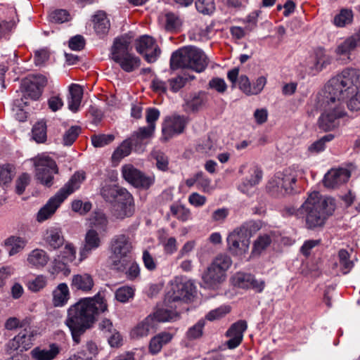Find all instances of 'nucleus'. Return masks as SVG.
Masks as SVG:
<instances>
[{"label":"nucleus","mask_w":360,"mask_h":360,"mask_svg":"<svg viewBox=\"0 0 360 360\" xmlns=\"http://www.w3.org/2000/svg\"><path fill=\"white\" fill-rule=\"evenodd\" d=\"M106 311L108 304L101 292L92 297L82 298L70 306L65 323L71 332L73 341L79 343L81 335L93 326L98 315Z\"/></svg>","instance_id":"1"},{"label":"nucleus","mask_w":360,"mask_h":360,"mask_svg":"<svg viewBox=\"0 0 360 360\" xmlns=\"http://www.w3.org/2000/svg\"><path fill=\"white\" fill-rule=\"evenodd\" d=\"M347 91H319L316 96V108L323 109L318 120L319 129L333 131L340 124V118L347 114L345 110L343 98Z\"/></svg>","instance_id":"2"},{"label":"nucleus","mask_w":360,"mask_h":360,"mask_svg":"<svg viewBox=\"0 0 360 360\" xmlns=\"http://www.w3.org/2000/svg\"><path fill=\"white\" fill-rule=\"evenodd\" d=\"M335 209L333 198H323L319 192L314 191L300 207V214L305 219L307 228L314 229L323 226Z\"/></svg>","instance_id":"3"},{"label":"nucleus","mask_w":360,"mask_h":360,"mask_svg":"<svg viewBox=\"0 0 360 360\" xmlns=\"http://www.w3.org/2000/svg\"><path fill=\"white\" fill-rule=\"evenodd\" d=\"M169 65L173 70L188 68L196 72H202L208 65V58L200 49L186 46L172 53Z\"/></svg>","instance_id":"4"},{"label":"nucleus","mask_w":360,"mask_h":360,"mask_svg":"<svg viewBox=\"0 0 360 360\" xmlns=\"http://www.w3.org/2000/svg\"><path fill=\"white\" fill-rule=\"evenodd\" d=\"M84 179V173H75L68 182L39 210L37 217V221H44L53 215L63 201L80 187V184Z\"/></svg>","instance_id":"5"},{"label":"nucleus","mask_w":360,"mask_h":360,"mask_svg":"<svg viewBox=\"0 0 360 360\" xmlns=\"http://www.w3.org/2000/svg\"><path fill=\"white\" fill-rule=\"evenodd\" d=\"M304 174V170L298 165L285 168L269 181L267 188L272 195L292 194L295 191L297 179L302 178Z\"/></svg>","instance_id":"6"},{"label":"nucleus","mask_w":360,"mask_h":360,"mask_svg":"<svg viewBox=\"0 0 360 360\" xmlns=\"http://www.w3.org/2000/svg\"><path fill=\"white\" fill-rule=\"evenodd\" d=\"M195 291V286L191 280L184 276H176L169 283L165 302L169 307H179L182 303L192 300Z\"/></svg>","instance_id":"7"},{"label":"nucleus","mask_w":360,"mask_h":360,"mask_svg":"<svg viewBox=\"0 0 360 360\" xmlns=\"http://www.w3.org/2000/svg\"><path fill=\"white\" fill-rule=\"evenodd\" d=\"M109 249L111 253L112 265L116 269H123L130 261L134 249L130 237L124 233L115 235L110 241Z\"/></svg>","instance_id":"8"},{"label":"nucleus","mask_w":360,"mask_h":360,"mask_svg":"<svg viewBox=\"0 0 360 360\" xmlns=\"http://www.w3.org/2000/svg\"><path fill=\"white\" fill-rule=\"evenodd\" d=\"M251 226L244 223L236 228L227 237L228 248L233 255L241 256L248 252L250 244Z\"/></svg>","instance_id":"9"},{"label":"nucleus","mask_w":360,"mask_h":360,"mask_svg":"<svg viewBox=\"0 0 360 360\" xmlns=\"http://www.w3.org/2000/svg\"><path fill=\"white\" fill-rule=\"evenodd\" d=\"M35 167V176L40 183L47 187L53 184V174L58 172L56 162L44 155L32 159Z\"/></svg>","instance_id":"10"},{"label":"nucleus","mask_w":360,"mask_h":360,"mask_svg":"<svg viewBox=\"0 0 360 360\" xmlns=\"http://www.w3.org/2000/svg\"><path fill=\"white\" fill-rule=\"evenodd\" d=\"M188 122V117L184 115H174L166 117L162 124V140L167 141L182 134Z\"/></svg>","instance_id":"11"},{"label":"nucleus","mask_w":360,"mask_h":360,"mask_svg":"<svg viewBox=\"0 0 360 360\" xmlns=\"http://www.w3.org/2000/svg\"><path fill=\"white\" fill-rule=\"evenodd\" d=\"M122 174L123 178L129 184L136 188H149L155 182L153 175L147 176L132 165H125L122 167Z\"/></svg>","instance_id":"12"},{"label":"nucleus","mask_w":360,"mask_h":360,"mask_svg":"<svg viewBox=\"0 0 360 360\" xmlns=\"http://www.w3.org/2000/svg\"><path fill=\"white\" fill-rule=\"evenodd\" d=\"M136 51L142 55L148 63H154L161 53V50L155 40L148 35H143L135 41Z\"/></svg>","instance_id":"13"},{"label":"nucleus","mask_w":360,"mask_h":360,"mask_svg":"<svg viewBox=\"0 0 360 360\" xmlns=\"http://www.w3.org/2000/svg\"><path fill=\"white\" fill-rule=\"evenodd\" d=\"M121 198L115 202L112 208V216L117 219L130 217L134 212L133 196L127 191H122Z\"/></svg>","instance_id":"14"},{"label":"nucleus","mask_w":360,"mask_h":360,"mask_svg":"<svg viewBox=\"0 0 360 360\" xmlns=\"http://www.w3.org/2000/svg\"><path fill=\"white\" fill-rule=\"evenodd\" d=\"M33 338L34 332L30 329L25 328L6 343V350L8 353H12L18 349L26 351L33 345Z\"/></svg>","instance_id":"15"},{"label":"nucleus","mask_w":360,"mask_h":360,"mask_svg":"<svg viewBox=\"0 0 360 360\" xmlns=\"http://www.w3.org/2000/svg\"><path fill=\"white\" fill-rule=\"evenodd\" d=\"M102 243L99 233L94 229H88L79 250V260L82 261L88 258L94 251L102 245Z\"/></svg>","instance_id":"16"},{"label":"nucleus","mask_w":360,"mask_h":360,"mask_svg":"<svg viewBox=\"0 0 360 360\" xmlns=\"http://www.w3.org/2000/svg\"><path fill=\"white\" fill-rule=\"evenodd\" d=\"M360 46V28L352 36L346 38L342 42L340 43L335 51L338 56H344L346 58L345 63L351 60L350 55L357 47Z\"/></svg>","instance_id":"17"},{"label":"nucleus","mask_w":360,"mask_h":360,"mask_svg":"<svg viewBox=\"0 0 360 360\" xmlns=\"http://www.w3.org/2000/svg\"><path fill=\"white\" fill-rule=\"evenodd\" d=\"M248 328L247 322L245 320H239L233 323L226 335L229 340L226 342V346L229 349H233L240 345L243 341V333Z\"/></svg>","instance_id":"18"},{"label":"nucleus","mask_w":360,"mask_h":360,"mask_svg":"<svg viewBox=\"0 0 360 360\" xmlns=\"http://www.w3.org/2000/svg\"><path fill=\"white\" fill-rule=\"evenodd\" d=\"M194 78V76L186 74L168 79L167 82L156 78L153 80L151 88L153 90H167L169 84L171 90H179L184 87L188 81L193 80Z\"/></svg>","instance_id":"19"},{"label":"nucleus","mask_w":360,"mask_h":360,"mask_svg":"<svg viewBox=\"0 0 360 360\" xmlns=\"http://www.w3.org/2000/svg\"><path fill=\"white\" fill-rule=\"evenodd\" d=\"M349 177L350 173L346 169H331L325 174L323 184L327 188H334L347 182Z\"/></svg>","instance_id":"20"},{"label":"nucleus","mask_w":360,"mask_h":360,"mask_svg":"<svg viewBox=\"0 0 360 360\" xmlns=\"http://www.w3.org/2000/svg\"><path fill=\"white\" fill-rule=\"evenodd\" d=\"M184 110L186 112L198 111L204 103V95L201 91H182Z\"/></svg>","instance_id":"21"},{"label":"nucleus","mask_w":360,"mask_h":360,"mask_svg":"<svg viewBox=\"0 0 360 360\" xmlns=\"http://www.w3.org/2000/svg\"><path fill=\"white\" fill-rule=\"evenodd\" d=\"M60 352V347L56 343H52L49 347H36L30 352V355L34 360H53Z\"/></svg>","instance_id":"22"},{"label":"nucleus","mask_w":360,"mask_h":360,"mask_svg":"<svg viewBox=\"0 0 360 360\" xmlns=\"http://www.w3.org/2000/svg\"><path fill=\"white\" fill-rule=\"evenodd\" d=\"M44 240L49 250L58 249L65 241L61 229L57 227L49 228L44 235Z\"/></svg>","instance_id":"23"},{"label":"nucleus","mask_w":360,"mask_h":360,"mask_svg":"<svg viewBox=\"0 0 360 360\" xmlns=\"http://www.w3.org/2000/svg\"><path fill=\"white\" fill-rule=\"evenodd\" d=\"M94 285V281L91 274L82 273L74 275L72 278L71 288L72 290L89 292Z\"/></svg>","instance_id":"24"},{"label":"nucleus","mask_w":360,"mask_h":360,"mask_svg":"<svg viewBox=\"0 0 360 360\" xmlns=\"http://www.w3.org/2000/svg\"><path fill=\"white\" fill-rule=\"evenodd\" d=\"M225 278L226 274L221 272L220 270L211 265L207 267L202 276L205 287L208 288H216L225 280Z\"/></svg>","instance_id":"25"},{"label":"nucleus","mask_w":360,"mask_h":360,"mask_svg":"<svg viewBox=\"0 0 360 360\" xmlns=\"http://www.w3.org/2000/svg\"><path fill=\"white\" fill-rule=\"evenodd\" d=\"M130 41L125 37H117L115 39L111 48L112 59L116 62L130 53Z\"/></svg>","instance_id":"26"},{"label":"nucleus","mask_w":360,"mask_h":360,"mask_svg":"<svg viewBox=\"0 0 360 360\" xmlns=\"http://www.w3.org/2000/svg\"><path fill=\"white\" fill-rule=\"evenodd\" d=\"M250 176L245 178L239 186L243 193H248L250 190L257 185L262 178V171L257 166H252L249 169Z\"/></svg>","instance_id":"27"},{"label":"nucleus","mask_w":360,"mask_h":360,"mask_svg":"<svg viewBox=\"0 0 360 360\" xmlns=\"http://www.w3.org/2000/svg\"><path fill=\"white\" fill-rule=\"evenodd\" d=\"M48 83L46 77L42 75H30L22 79L21 90H41Z\"/></svg>","instance_id":"28"},{"label":"nucleus","mask_w":360,"mask_h":360,"mask_svg":"<svg viewBox=\"0 0 360 360\" xmlns=\"http://www.w3.org/2000/svg\"><path fill=\"white\" fill-rule=\"evenodd\" d=\"M178 307H169L164 300L163 305L158 307L153 314V319L158 322H166L176 320L179 317Z\"/></svg>","instance_id":"29"},{"label":"nucleus","mask_w":360,"mask_h":360,"mask_svg":"<svg viewBox=\"0 0 360 360\" xmlns=\"http://www.w3.org/2000/svg\"><path fill=\"white\" fill-rule=\"evenodd\" d=\"M227 78L231 82L233 89L238 87L240 90H248L250 88L249 78L244 75L239 76V68H234L227 73Z\"/></svg>","instance_id":"30"},{"label":"nucleus","mask_w":360,"mask_h":360,"mask_svg":"<svg viewBox=\"0 0 360 360\" xmlns=\"http://www.w3.org/2000/svg\"><path fill=\"white\" fill-rule=\"evenodd\" d=\"M27 243L25 238L11 236L4 241V246L6 248L9 256H13L21 252Z\"/></svg>","instance_id":"31"},{"label":"nucleus","mask_w":360,"mask_h":360,"mask_svg":"<svg viewBox=\"0 0 360 360\" xmlns=\"http://www.w3.org/2000/svg\"><path fill=\"white\" fill-rule=\"evenodd\" d=\"M342 75L345 76L344 79L345 90L353 89L359 90L360 89V74L359 71L354 68H345L342 72Z\"/></svg>","instance_id":"32"},{"label":"nucleus","mask_w":360,"mask_h":360,"mask_svg":"<svg viewBox=\"0 0 360 360\" xmlns=\"http://www.w3.org/2000/svg\"><path fill=\"white\" fill-rule=\"evenodd\" d=\"M89 229H94L99 233H106L108 229V219L106 215L101 212H94L89 218Z\"/></svg>","instance_id":"33"},{"label":"nucleus","mask_w":360,"mask_h":360,"mask_svg":"<svg viewBox=\"0 0 360 360\" xmlns=\"http://www.w3.org/2000/svg\"><path fill=\"white\" fill-rule=\"evenodd\" d=\"M155 328L154 319L151 316L146 317L139 323L131 332L133 338H140L148 335Z\"/></svg>","instance_id":"34"},{"label":"nucleus","mask_w":360,"mask_h":360,"mask_svg":"<svg viewBox=\"0 0 360 360\" xmlns=\"http://www.w3.org/2000/svg\"><path fill=\"white\" fill-rule=\"evenodd\" d=\"M332 58L330 56L325 53L323 49H318L315 51V58L313 65L311 67V74L321 71L331 63Z\"/></svg>","instance_id":"35"},{"label":"nucleus","mask_w":360,"mask_h":360,"mask_svg":"<svg viewBox=\"0 0 360 360\" xmlns=\"http://www.w3.org/2000/svg\"><path fill=\"white\" fill-rule=\"evenodd\" d=\"M155 132L153 127H142L131 135L130 140L134 143V146L136 148L141 147L145 140L150 139Z\"/></svg>","instance_id":"36"},{"label":"nucleus","mask_w":360,"mask_h":360,"mask_svg":"<svg viewBox=\"0 0 360 360\" xmlns=\"http://www.w3.org/2000/svg\"><path fill=\"white\" fill-rule=\"evenodd\" d=\"M27 261L30 266L41 268L47 264L49 257L46 251L41 249H34L28 255Z\"/></svg>","instance_id":"37"},{"label":"nucleus","mask_w":360,"mask_h":360,"mask_svg":"<svg viewBox=\"0 0 360 360\" xmlns=\"http://www.w3.org/2000/svg\"><path fill=\"white\" fill-rule=\"evenodd\" d=\"M172 335L167 332H162L154 336L150 341L149 351L151 354H158L163 345L169 342L172 339Z\"/></svg>","instance_id":"38"},{"label":"nucleus","mask_w":360,"mask_h":360,"mask_svg":"<svg viewBox=\"0 0 360 360\" xmlns=\"http://www.w3.org/2000/svg\"><path fill=\"white\" fill-rule=\"evenodd\" d=\"M134 143L130 139H127L113 152L111 160L113 164H118L122 159L128 156L131 151Z\"/></svg>","instance_id":"39"},{"label":"nucleus","mask_w":360,"mask_h":360,"mask_svg":"<svg viewBox=\"0 0 360 360\" xmlns=\"http://www.w3.org/2000/svg\"><path fill=\"white\" fill-rule=\"evenodd\" d=\"M94 30L97 34L104 35L108 32L110 22L105 13L98 12L94 15Z\"/></svg>","instance_id":"40"},{"label":"nucleus","mask_w":360,"mask_h":360,"mask_svg":"<svg viewBox=\"0 0 360 360\" xmlns=\"http://www.w3.org/2000/svg\"><path fill=\"white\" fill-rule=\"evenodd\" d=\"M122 191L125 188H119L115 185H105L101 191L102 197L108 202H115L121 198Z\"/></svg>","instance_id":"41"},{"label":"nucleus","mask_w":360,"mask_h":360,"mask_svg":"<svg viewBox=\"0 0 360 360\" xmlns=\"http://www.w3.org/2000/svg\"><path fill=\"white\" fill-rule=\"evenodd\" d=\"M120 65V68L127 72H133L140 65V59L134 56L133 53H129L127 56L121 58L120 60L116 61Z\"/></svg>","instance_id":"42"},{"label":"nucleus","mask_w":360,"mask_h":360,"mask_svg":"<svg viewBox=\"0 0 360 360\" xmlns=\"http://www.w3.org/2000/svg\"><path fill=\"white\" fill-rule=\"evenodd\" d=\"M53 302L56 307L64 305L69 298V289L65 283H60L53 291Z\"/></svg>","instance_id":"43"},{"label":"nucleus","mask_w":360,"mask_h":360,"mask_svg":"<svg viewBox=\"0 0 360 360\" xmlns=\"http://www.w3.org/2000/svg\"><path fill=\"white\" fill-rule=\"evenodd\" d=\"M354 13L351 8H342L333 18V24L338 27H344L352 22Z\"/></svg>","instance_id":"44"},{"label":"nucleus","mask_w":360,"mask_h":360,"mask_svg":"<svg viewBox=\"0 0 360 360\" xmlns=\"http://www.w3.org/2000/svg\"><path fill=\"white\" fill-rule=\"evenodd\" d=\"M170 212L179 221L186 222L191 219V212L189 208L181 204L174 203L170 206Z\"/></svg>","instance_id":"45"},{"label":"nucleus","mask_w":360,"mask_h":360,"mask_svg":"<svg viewBox=\"0 0 360 360\" xmlns=\"http://www.w3.org/2000/svg\"><path fill=\"white\" fill-rule=\"evenodd\" d=\"M46 124L44 121L37 122L32 127V139L38 143H43L46 141Z\"/></svg>","instance_id":"46"},{"label":"nucleus","mask_w":360,"mask_h":360,"mask_svg":"<svg viewBox=\"0 0 360 360\" xmlns=\"http://www.w3.org/2000/svg\"><path fill=\"white\" fill-rule=\"evenodd\" d=\"M271 243V237L264 234L259 236L257 239L254 242L252 250V255H259L263 250H264Z\"/></svg>","instance_id":"47"},{"label":"nucleus","mask_w":360,"mask_h":360,"mask_svg":"<svg viewBox=\"0 0 360 360\" xmlns=\"http://www.w3.org/2000/svg\"><path fill=\"white\" fill-rule=\"evenodd\" d=\"M334 138L335 136L332 134L323 136L320 139L311 144L308 148V151L311 154H316L323 151L326 148V143L331 141Z\"/></svg>","instance_id":"48"},{"label":"nucleus","mask_w":360,"mask_h":360,"mask_svg":"<svg viewBox=\"0 0 360 360\" xmlns=\"http://www.w3.org/2000/svg\"><path fill=\"white\" fill-rule=\"evenodd\" d=\"M165 17V29L167 31H176L182 24V21L179 16L174 13H167Z\"/></svg>","instance_id":"49"},{"label":"nucleus","mask_w":360,"mask_h":360,"mask_svg":"<svg viewBox=\"0 0 360 360\" xmlns=\"http://www.w3.org/2000/svg\"><path fill=\"white\" fill-rule=\"evenodd\" d=\"M231 263L232 261L229 256L226 255H219L216 257L210 265L220 270L221 272L226 274V271L231 266Z\"/></svg>","instance_id":"50"},{"label":"nucleus","mask_w":360,"mask_h":360,"mask_svg":"<svg viewBox=\"0 0 360 360\" xmlns=\"http://www.w3.org/2000/svg\"><path fill=\"white\" fill-rule=\"evenodd\" d=\"M338 258L342 272L344 274H348L354 266L353 262L349 259V252L346 250H340L338 252Z\"/></svg>","instance_id":"51"},{"label":"nucleus","mask_w":360,"mask_h":360,"mask_svg":"<svg viewBox=\"0 0 360 360\" xmlns=\"http://www.w3.org/2000/svg\"><path fill=\"white\" fill-rule=\"evenodd\" d=\"M233 283L241 288H250V282L252 281V275L248 273L238 272L232 278Z\"/></svg>","instance_id":"52"},{"label":"nucleus","mask_w":360,"mask_h":360,"mask_svg":"<svg viewBox=\"0 0 360 360\" xmlns=\"http://www.w3.org/2000/svg\"><path fill=\"white\" fill-rule=\"evenodd\" d=\"M83 97V91H69L68 96V108L73 112L78 111Z\"/></svg>","instance_id":"53"},{"label":"nucleus","mask_w":360,"mask_h":360,"mask_svg":"<svg viewBox=\"0 0 360 360\" xmlns=\"http://www.w3.org/2000/svg\"><path fill=\"white\" fill-rule=\"evenodd\" d=\"M124 266L123 269H117L119 271H125L127 277L130 280H134L137 278L140 274V268L139 264L135 262L132 257H130V261Z\"/></svg>","instance_id":"54"},{"label":"nucleus","mask_w":360,"mask_h":360,"mask_svg":"<svg viewBox=\"0 0 360 360\" xmlns=\"http://www.w3.org/2000/svg\"><path fill=\"white\" fill-rule=\"evenodd\" d=\"M114 139L115 136L112 134H94L91 137V143L96 148L104 147L112 143Z\"/></svg>","instance_id":"55"},{"label":"nucleus","mask_w":360,"mask_h":360,"mask_svg":"<svg viewBox=\"0 0 360 360\" xmlns=\"http://www.w3.org/2000/svg\"><path fill=\"white\" fill-rule=\"evenodd\" d=\"M195 4L197 11L204 15H210L215 10L214 0H196Z\"/></svg>","instance_id":"56"},{"label":"nucleus","mask_w":360,"mask_h":360,"mask_svg":"<svg viewBox=\"0 0 360 360\" xmlns=\"http://www.w3.org/2000/svg\"><path fill=\"white\" fill-rule=\"evenodd\" d=\"M81 133V127L79 126H72L67 130L63 137V143L65 146H71L77 139Z\"/></svg>","instance_id":"57"},{"label":"nucleus","mask_w":360,"mask_h":360,"mask_svg":"<svg viewBox=\"0 0 360 360\" xmlns=\"http://www.w3.org/2000/svg\"><path fill=\"white\" fill-rule=\"evenodd\" d=\"M211 182V179L207 177L202 172H198L197 188L198 189L204 193H211L213 190Z\"/></svg>","instance_id":"58"},{"label":"nucleus","mask_w":360,"mask_h":360,"mask_svg":"<svg viewBox=\"0 0 360 360\" xmlns=\"http://www.w3.org/2000/svg\"><path fill=\"white\" fill-rule=\"evenodd\" d=\"M134 290L131 287L123 286L116 290L115 298L120 302H127L134 297Z\"/></svg>","instance_id":"59"},{"label":"nucleus","mask_w":360,"mask_h":360,"mask_svg":"<svg viewBox=\"0 0 360 360\" xmlns=\"http://www.w3.org/2000/svg\"><path fill=\"white\" fill-rule=\"evenodd\" d=\"M345 77L342 75V72L338 74L328 81L325 87L329 90H342V89H345Z\"/></svg>","instance_id":"60"},{"label":"nucleus","mask_w":360,"mask_h":360,"mask_svg":"<svg viewBox=\"0 0 360 360\" xmlns=\"http://www.w3.org/2000/svg\"><path fill=\"white\" fill-rule=\"evenodd\" d=\"M23 94L22 95L20 100H16V105L22 108L24 105H27L29 103L30 100L37 101L41 96V91H22Z\"/></svg>","instance_id":"61"},{"label":"nucleus","mask_w":360,"mask_h":360,"mask_svg":"<svg viewBox=\"0 0 360 360\" xmlns=\"http://www.w3.org/2000/svg\"><path fill=\"white\" fill-rule=\"evenodd\" d=\"M231 311V307L227 305L221 306L214 310L210 311L207 315L206 319L209 321L219 319Z\"/></svg>","instance_id":"62"},{"label":"nucleus","mask_w":360,"mask_h":360,"mask_svg":"<svg viewBox=\"0 0 360 360\" xmlns=\"http://www.w3.org/2000/svg\"><path fill=\"white\" fill-rule=\"evenodd\" d=\"M204 321L200 320L191 327L186 333L187 338L190 340L199 338L202 335Z\"/></svg>","instance_id":"63"},{"label":"nucleus","mask_w":360,"mask_h":360,"mask_svg":"<svg viewBox=\"0 0 360 360\" xmlns=\"http://www.w3.org/2000/svg\"><path fill=\"white\" fill-rule=\"evenodd\" d=\"M69 13L66 10L58 9L53 11L49 15L50 20L56 23H63L68 20Z\"/></svg>","instance_id":"64"}]
</instances>
